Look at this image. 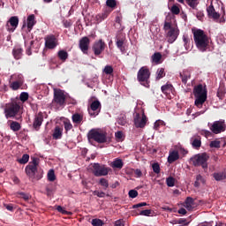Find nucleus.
<instances>
[{"mask_svg":"<svg viewBox=\"0 0 226 226\" xmlns=\"http://www.w3.org/2000/svg\"><path fill=\"white\" fill-rule=\"evenodd\" d=\"M179 77L185 86H186V84H188V80L192 79V73L189 71H184L180 72Z\"/></svg>","mask_w":226,"mask_h":226,"instance_id":"21","label":"nucleus"},{"mask_svg":"<svg viewBox=\"0 0 226 226\" xmlns=\"http://www.w3.org/2000/svg\"><path fill=\"white\" fill-rule=\"evenodd\" d=\"M110 168L105 166V164L94 163L93 164V174L95 177H102V176H109Z\"/></svg>","mask_w":226,"mask_h":226,"instance_id":"8","label":"nucleus"},{"mask_svg":"<svg viewBox=\"0 0 226 226\" xmlns=\"http://www.w3.org/2000/svg\"><path fill=\"white\" fill-rule=\"evenodd\" d=\"M91 43V41L89 40V37L85 36L79 40V49L83 54H87L89 51V44Z\"/></svg>","mask_w":226,"mask_h":226,"instance_id":"16","label":"nucleus"},{"mask_svg":"<svg viewBox=\"0 0 226 226\" xmlns=\"http://www.w3.org/2000/svg\"><path fill=\"white\" fill-rule=\"evenodd\" d=\"M152 61L153 63H155V64H160L162 63V53L156 52L152 56Z\"/></svg>","mask_w":226,"mask_h":226,"instance_id":"36","label":"nucleus"},{"mask_svg":"<svg viewBox=\"0 0 226 226\" xmlns=\"http://www.w3.org/2000/svg\"><path fill=\"white\" fill-rule=\"evenodd\" d=\"M193 95L196 98L194 105L198 109H202V106L206 103V100H207V90L204 88L202 84L197 85L193 88Z\"/></svg>","mask_w":226,"mask_h":226,"instance_id":"2","label":"nucleus"},{"mask_svg":"<svg viewBox=\"0 0 226 226\" xmlns=\"http://www.w3.org/2000/svg\"><path fill=\"white\" fill-rule=\"evenodd\" d=\"M109 15H110V11H109L108 10H106L103 12L98 14L96 16L97 22H102V20H105V19H107V17H109Z\"/></svg>","mask_w":226,"mask_h":226,"instance_id":"34","label":"nucleus"},{"mask_svg":"<svg viewBox=\"0 0 226 226\" xmlns=\"http://www.w3.org/2000/svg\"><path fill=\"white\" fill-rule=\"evenodd\" d=\"M195 204V200H193V198L192 197H187L185 201V207L188 210V211H192V209H193V206Z\"/></svg>","mask_w":226,"mask_h":226,"instance_id":"25","label":"nucleus"},{"mask_svg":"<svg viewBox=\"0 0 226 226\" xmlns=\"http://www.w3.org/2000/svg\"><path fill=\"white\" fill-rule=\"evenodd\" d=\"M20 112V104L17 102H11L4 108V116L6 119L15 117Z\"/></svg>","mask_w":226,"mask_h":226,"instance_id":"7","label":"nucleus"},{"mask_svg":"<svg viewBox=\"0 0 226 226\" xmlns=\"http://www.w3.org/2000/svg\"><path fill=\"white\" fill-rule=\"evenodd\" d=\"M139 215L140 216H151V209L141 210Z\"/></svg>","mask_w":226,"mask_h":226,"instance_id":"54","label":"nucleus"},{"mask_svg":"<svg viewBox=\"0 0 226 226\" xmlns=\"http://www.w3.org/2000/svg\"><path fill=\"white\" fill-rule=\"evenodd\" d=\"M117 123L121 125V126H124L126 124V116L122 115L117 118Z\"/></svg>","mask_w":226,"mask_h":226,"instance_id":"46","label":"nucleus"},{"mask_svg":"<svg viewBox=\"0 0 226 226\" xmlns=\"http://www.w3.org/2000/svg\"><path fill=\"white\" fill-rule=\"evenodd\" d=\"M207 15H208L209 19H213L214 20H218V19H220V13L216 12L213 4H211L207 8Z\"/></svg>","mask_w":226,"mask_h":226,"instance_id":"19","label":"nucleus"},{"mask_svg":"<svg viewBox=\"0 0 226 226\" xmlns=\"http://www.w3.org/2000/svg\"><path fill=\"white\" fill-rule=\"evenodd\" d=\"M194 43L200 52H206L209 47V37L204 30L198 29L193 32Z\"/></svg>","mask_w":226,"mask_h":226,"instance_id":"1","label":"nucleus"},{"mask_svg":"<svg viewBox=\"0 0 226 226\" xmlns=\"http://www.w3.org/2000/svg\"><path fill=\"white\" fill-rule=\"evenodd\" d=\"M88 139L94 140L98 144H105L110 142V139L107 137V132L101 129H92L88 132Z\"/></svg>","mask_w":226,"mask_h":226,"instance_id":"4","label":"nucleus"},{"mask_svg":"<svg viewBox=\"0 0 226 226\" xmlns=\"http://www.w3.org/2000/svg\"><path fill=\"white\" fill-rule=\"evenodd\" d=\"M152 169L154 172V174H160V164L158 162H155L152 164Z\"/></svg>","mask_w":226,"mask_h":226,"instance_id":"52","label":"nucleus"},{"mask_svg":"<svg viewBox=\"0 0 226 226\" xmlns=\"http://www.w3.org/2000/svg\"><path fill=\"white\" fill-rule=\"evenodd\" d=\"M177 160H179V153L177 151L171 152L168 157V163H174Z\"/></svg>","mask_w":226,"mask_h":226,"instance_id":"28","label":"nucleus"},{"mask_svg":"<svg viewBox=\"0 0 226 226\" xmlns=\"http://www.w3.org/2000/svg\"><path fill=\"white\" fill-rule=\"evenodd\" d=\"M183 41L186 50H188V49H190V38H188L186 35H184Z\"/></svg>","mask_w":226,"mask_h":226,"instance_id":"53","label":"nucleus"},{"mask_svg":"<svg viewBox=\"0 0 226 226\" xmlns=\"http://www.w3.org/2000/svg\"><path fill=\"white\" fill-rule=\"evenodd\" d=\"M166 185L167 186H169L170 188H172V186H174L176 185V178L172 177H169L166 179Z\"/></svg>","mask_w":226,"mask_h":226,"instance_id":"41","label":"nucleus"},{"mask_svg":"<svg viewBox=\"0 0 226 226\" xmlns=\"http://www.w3.org/2000/svg\"><path fill=\"white\" fill-rule=\"evenodd\" d=\"M128 195L131 199H137V197H139V192L136 190H131L129 191Z\"/></svg>","mask_w":226,"mask_h":226,"instance_id":"51","label":"nucleus"},{"mask_svg":"<svg viewBox=\"0 0 226 226\" xmlns=\"http://www.w3.org/2000/svg\"><path fill=\"white\" fill-rule=\"evenodd\" d=\"M11 79L14 80V82L24 84V76L22 74H13Z\"/></svg>","mask_w":226,"mask_h":226,"instance_id":"37","label":"nucleus"},{"mask_svg":"<svg viewBox=\"0 0 226 226\" xmlns=\"http://www.w3.org/2000/svg\"><path fill=\"white\" fill-rule=\"evenodd\" d=\"M116 226H124V221L123 219H119L115 222Z\"/></svg>","mask_w":226,"mask_h":226,"instance_id":"64","label":"nucleus"},{"mask_svg":"<svg viewBox=\"0 0 226 226\" xmlns=\"http://www.w3.org/2000/svg\"><path fill=\"white\" fill-rule=\"evenodd\" d=\"M213 177L215 181H223V179H226V170L221 172L214 173Z\"/></svg>","mask_w":226,"mask_h":226,"instance_id":"29","label":"nucleus"},{"mask_svg":"<svg viewBox=\"0 0 226 226\" xmlns=\"http://www.w3.org/2000/svg\"><path fill=\"white\" fill-rule=\"evenodd\" d=\"M147 123V117H146V114L143 113L141 117L140 113H136L134 115V126H136L137 128H144Z\"/></svg>","mask_w":226,"mask_h":226,"instance_id":"11","label":"nucleus"},{"mask_svg":"<svg viewBox=\"0 0 226 226\" xmlns=\"http://www.w3.org/2000/svg\"><path fill=\"white\" fill-rule=\"evenodd\" d=\"M196 17H197L198 20H202L204 19V11H198L196 12Z\"/></svg>","mask_w":226,"mask_h":226,"instance_id":"62","label":"nucleus"},{"mask_svg":"<svg viewBox=\"0 0 226 226\" xmlns=\"http://www.w3.org/2000/svg\"><path fill=\"white\" fill-rule=\"evenodd\" d=\"M191 144L194 149H199L202 146V141L200 140V137H192L191 138Z\"/></svg>","mask_w":226,"mask_h":226,"instance_id":"24","label":"nucleus"},{"mask_svg":"<svg viewBox=\"0 0 226 226\" xmlns=\"http://www.w3.org/2000/svg\"><path fill=\"white\" fill-rule=\"evenodd\" d=\"M45 47L50 50L57 47V38H56V35L50 34L45 37Z\"/></svg>","mask_w":226,"mask_h":226,"instance_id":"13","label":"nucleus"},{"mask_svg":"<svg viewBox=\"0 0 226 226\" xmlns=\"http://www.w3.org/2000/svg\"><path fill=\"white\" fill-rule=\"evenodd\" d=\"M34 19V14H31L27 17L26 22L28 33H31V31L33 30V26L36 24V20Z\"/></svg>","mask_w":226,"mask_h":226,"instance_id":"23","label":"nucleus"},{"mask_svg":"<svg viewBox=\"0 0 226 226\" xmlns=\"http://www.w3.org/2000/svg\"><path fill=\"white\" fill-rule=\"evenodd\" d=\"M223 96H225V92H223V88H219L217 91V97L220 98V100H223Z\"/></svg>","mask_w":226,"mask_h":226,"instance_id":"57","label":"nucleus"},{"mask_svg":"<svg viewBox=\"0 0 226 226\" xmlns=\"http://www.w3.org/2000/svg\"><path fill=\"white\" fill-rule=\"evenodd\" d=\"M23 52H24V49H22V48L20 46H16L12 49V55H13L14 59H16V60L22 59Z\"/></svg>","mask_w":226,"mask_h":226,"instance_id":"22","label":"nucleus"},{"mask_svg":"<svg viewBox=\"0 0 226 226\" xmlns=\"http://www.w3.org/2000/svg\"><path fill=\"white\" fill-rule=\"evenodd\" d=\"M123 165H124L123 162V160H121L119 158L115 159L111 162L112 169H123Z\"/></svg>","mask_w":226,"mask_h":226,"instance_id":"32","label":"nucleus"},{"mask_svg":"<svg viewBox=\"0 0 226 226\" xmlns=\"http://www.w3.org/2000/svg\"><path fill=\"white\" fill-rule=\"evenodd\" d=\"M170 11L173 15H179V13H181V10L179 9V6L174 4L171 9Z\"/></svg>","mask_w":226,"mask_h":226,"instance_id":"47","label":"nucleus"},{"mask_svg":"<svg viewBox=\"0 0 226 226\" xmlns=\"http://www.w3.org/2000/svg\"><path fill=\"white\" fill-rule=\"evenodd\" d=\"M116 45L117 47V49H119V50H121V52H124L125 49H124V41L126 40V37L124 36H121L118 35L116 38Z\"/></svg>","mask_w":226,"mask_h":226,"instance_id":"20","label":"nucleus"},{"mask_svg":"<svg viewBox=\"0 0 226 226\" xmlns=\"http://www.w3.org/2000/svg\"><path fill=\"white\" fill-rule=\"evenodd\" d=\"M22 86H24V84L20 82L19 83L18 81H12L10 85V87L12 89V91H19Z\"/></svg>","mask_w":226,"mask_h":226,"instance_id":"38","label":"nucleus"},{"mask_svg":"<svg viewBox=\"0 0 226 226\" xmlns=\"http://www.w3.org/2000/svg\"><path fill=\"white\" fill-rule=\"evenodd\" d=\"M99 185H101V186H103L104 190H107V188H109V180H107L106 178H101L99 181Z\"/></svg>","mask_w":226,"mask_h":226,"instance_id":"48","label":"nucleus"},{"mask_svg":"<svg viewBox=\"0 0 226 226\" xmlns=\"http://www.w3.org/2000/svg\"><path fill=\"white\" fill-rule=\"evenodd\" d=\"M177 36H179V30L176 28H170L167 34L169 43H174L175 41L177 40Z\"/></svg>","mask_w":226,"mask_h":226,"instance_id":"17","label":"nucleus"},{"mask_svg":"<svg viewBox=\"0 0 226 226\" xmlns=\"http://www.w3.org/2000/svg\"><path fill=\"white\" fill-rule=\"evenodd\" d=\"M92 225L93 226H103V221H102V219H93Z\"/></svg>","mask_w":226,"mask_h":226,"instance_id":"50","label":"nucleus"},{"mask_svg":"<svg viewBox=\"0 0 226 226\" xmlns=\"http://www.w3.org/2000/svg\"><path fill=\"white\" fill-rule=\"evenodd\" d=\"M61 137H63V129L59 126H56L53 132V139H55V140H58Z\"/></svg>","mask_w":226,"mask_h":226,"instance_id":"30","label":"nucleus"},{"mask_svg":"<svg viewBox=\"0 0 226 226\" xmlns=\"http://www.w3.org/2000/svg\"><path fill=\"white\" fill-rule=\"evenodd\" d=\"M145 206H147V202L138 203L132 206V209H139V207H144Z\"/></svg>","mask_w":226,"mask_h":226,"instance_id":"60","label":"nucleus"},{"mask_svg":"<svg viewBox=\"0 0 226 226\" xmlns=\"http://www.w3.org/2000/svg\"><path fill=\"white\" fill-rule=\"evenodd\" d=\"M10 128L12 132H19V130L22 128V125H20V123L17 121H9Z\"/></svg>","mask_w":226,"mask_h":226,"instance_id":"31","label":"nucleus"},{"mask_svg":"<svg viewBox=\"0 0 226 226\" xmlns=\"http://www.w3.org/2000/svg\"><path fill=\"white\" fill-rule=\"evenodd\" d=\"M116 139H117V140H121V139H123V132L118 131L115 133Z\"/></svg>","mask_w":226,"mask_h":226,"instance_id":"63","label":"nucleus"},{"mask_svg":"<svg viewBox=\"0 0 226 226\" xmlns=\"http://www.w3.org/2000/svg\"><path fill=\"white\" fill-rule=\"evenodd\" d=\"M38 165H40L38 158L34 157L32 162L26 167V174L30 177V179L40 181V179L43 177L42 172L40 173V171H38Z\"/></svg>","mask_w":226,"mask_h":226,"instance_id":"3","label":"nucleus"},{"mask_svg":"<svg viewBox=\"0 0 226 226\" xmlns=\"http://www.w3.org/2000/svg\"><path fill=\"white\" fill-rule=\"evenodd\" d=\"M93 195H96L100 199H103V197H105V192H99V191H94Z\"/></svg>","mask_w":226,"mask_h":226,"instance_id":"58","label":"nucleus"},{"mask_svg":"<svg viewBox=\"0 0 226 226\" xmlns=\"http://www.w3.org/2000/svg\"><path fill=\"white\" fill-rule=\"evenodd\" d=\"M19 100L20 102H23V103L27 102V100H29V94L26 92H22L19 95Z\"/></svg>","mask_w":226,"mask_h":226,"instance_id":"43","label":"nucleus"},{"mask_svg":"<svg viewBox=\"0 0 226 226\" xmlns=\"http://www.w3.org/2000/svg\"><path fill=\"white\" fill-rule=\"evenodd\" d=\"M104 73L106 75H113L114 73V68L112 67V65H106L104 67V70H103Z\"/></svg>","mask_w":226,"mask_h":226,"instance_id":"42","label":"nucleus"},{"mask_svg":"<svg viewBox=\"0 0 226 226\" xmlns=\"http://www.w3.org/2000/svg\"><path fill=\"white\" fill-rule=\"evenodd\" d=\"M64 126L65 132H70V130L73 129V124H72V122H70V120L64 121Z\"/></svg>","mask_w":226,"mask_h":226,"instance_id":"45","label":"nucleus"},{"mask_svg":"<svg viewBox=\"0 0 226 226\" xmlns=\"http://www.w3.org/2000/svg\"><path fill=\"white\" fill-rule=\"evenodd\" d=\"M105 47H107V44H105L103 40L95 41L92 46L94 56H101L103 50H105Z\"/></svg>","mask_w":226,"mask_h":226,"instance_id":"10","label":"nucleus"},{"mask_svg":"<svg viewBox=\"0 0 226 226\" xmlns=\"http://www.w3.org/2000/svg\"><path fill=\"white\" fill-rule=\"evenodd\" d=\"M210 147H215L216 149H220V141L218 140L211 141Z\"/></svg>","mask_w":226,"mask_h":226,"instance_id":"56","label":"nucleus"},{"mask_svg":"<svg viewBox=\"0 0 226 226\" xmlns=\"http://www.w3.org/2000/svg\"><path fill=\"white\" fill-rule=\"evenodd\" d=\"M173 89H174V87L172 86V84H169V83H167L166 85H163L161 87V91L162 93H163V94H170Z\"/></svg>","mask_w":226,"mask_h":226,"instance_id":"27","label":"nucleus"},{"mask_svg":"<svg viewBox=\"0 0 226 226\" xmlns=\"http://www.w3.org/2000/svg\"><path fill=\"white\" fill-rule=\"evenodd\" d=\"M186 4L190 8H192V10H197V6H199V0H185Z\"/></svg>","mask_w":226,"mask_h":226,"instance_id":"39","label":"nucleus"},{"mask_svg":"<svg viewBox=\"0 0 226 226\" xmlns=\"http://www.w3.org/2000/svg\"><path fill=\"white\" fill-rule=\"evenodd\" d=\"M151 79V71L149 70V67L147 66H142L137 73V80L139 82L141 86H144V87H149V84H151V81L149 80Z\"/></svg>","mask_w":226,"mask_h":226,"instance_id":"5","label":"nucleus"},{"mask_svg":"<svg viewBox=\"0 0 226 226\" xmlns=\"http://www.w3.org/2000/svg\"><path fill=\"white\" fill-rule=\"evenodd\" d=\"M163 29L164 31H169V29L170 31V29H174V27H172V25H170V22L165 21Z\"/></svg>","mask_w":226,"mask_h":226,"instance_id":"61","label":"nucleus"},{"mask_svg":"<svg viewBox=\"0 0 226 226\" xmlns=\"http://www.w3.org/2000/svg\"><path fill=\"white\" fill-rule=\"evenodd\" d=\"M19 195L20 199H24L26 200V202H27V200H29V199H31V195L25 193V192H19Z\"/></svg>","mask_w":226,"mask_h":226,"instance_id":"55","label":"nucleus"},{"mask_svg":"<svg viewBox=\"0 0 226 226\" xmlns=\"http://www.w3.org/2000/svg\"><path fill=\"white\" fill-rule=\"evenodd\" d=\"M209 160V155L206 153L198 154L191 158V162L194 167H202L204 170L207 169V161Z\"/></svg>","mask_w":226,"mask_h":226,"instance_id":"6","label":"nucleus"},{"mask_svg":"<svg viewBox=\"0 0 226 226\" xmlns=\"http://www.w3.org/2000/svg\"><path fill=\"white\" fill-rule=\"evenodd\" d=\"M54 102L56 105H60L63 107L64 103H66V95L64 94V91L58 89L54 91Z\"/></svg>","mask_w":226,"mask_h":226,"instance_id":"9","label":"nucleus"},{"mask_svg":"<svg viewBox=\"0 0 226 226\" xmlns=\"http://www.w3.org/2000/svg\"><path fill=\"white\" fill-rule=\"evenodd\" d=\"M163 77H165V69L164 68L157 69L155 73V80H162Z\"/></svg>","mask_w":226,"mask_h":226,"instance_id":"35","label":"nucleus"},{"mask_svg":"<svg viewBox=\"0 0 226 226\" xmlns=\"http://www.w3.org/2000/svg\"><path fill=\"white\" fill-rule=\"evenodd\" d=\"M43 123V113L39 112L37 115H35V117L34 119L33 127L34 130H40V126H41Z\"/></svg>","mask_w":226,"mask_h":226,"instance_id":"18","label":"nucleus"},{"mask_svg":"<svg viewBox=\"0 0 226 226\" xmlns=\"http://www.w3.org/2000/svg\"><path fill=\"white\" fill-rule=\"evenodd\" d=\"M5 27L7 31H9V33H13V31H15L17 27H19V17H11L10 19L7 21Z\"/></svg>","mask_w":226,"mask_h":226,"instance_id":"12","label":"nucleus"},{"mask_svg":"<svg viewBox=\"0 0 226 226\" xmlns=\"http://www.w3.org/2000/svg\"><path fill=\"white\" fill-rule=\"evenodd\" d=\"M177 223H179L180 225H190V222H186V219L185 218H180L177 220Z\"/></svg>","mask_w":226,"mask_h":226,"instance_id":"59","label":"nucleus"},{"mask_svg":"<svg viewBox=\"0 0 226 226\" xmlns=\"http://www.w3.org/2000/svg\"><path fill=\"white\" fill-rule=\"evenodd\" d=\"M72 120L74 124H80V123H82L84 120V116L79 113H75L72 115Z\"/></svg>","mask_w":226,"mask_h":226,"instance_id":"26","label":"nucleus"},{"mask_svg":"<svg viewBox=\"0 0 226 226\" xmlns=\"http://www.w3.org/2000/svg\"><path fill=\"white\" fill-rule=\"evenodd\" d=\"M106 5L109 8H116V6H117V2L116 0H107Z\"/></svg>","mask_w":226,"mask_h":226,"instance_id":"49","label":"nucleus"},{"mask_svg":"<svg viewBox=\"0 0 226 226\" xmlns=\"http://www.w3.org/2000/svg\"><path fill=\"white\" fill-rule=\"evenodd\" d=\"M48 179L51 182L56 181V173L54 172V170H49L48 172Z\"/></svg>","mask_w":226,"mask_h":226,"instance_id":"44","label":"nucleus"},{"mask_svg":"<svg viewBox=\"0 0 226 226\" xmlns=\"http://www.w3.org/2000/svg\"><path fill=\"white\" fill-rule=\"evenodd\" d=\"M102 107V104L100 103V101H94L90 108L88 109V114L92 116V117H96L98 114H100V111L98 109Z\"/></svg>","mask_w":226,"mask_h":226,"instance_id":"15","label":"nucleus"},{"mask_svg":"<svg viewBox=\"0 0 226 226\" xmlns=\"http://www.w3.org/2000/svg\"><path fill=\"white\" fill-rule=\"evenodd\" d=\"M57 57L64 63L68 59V52L66 50L61 49L57 52Z\"/></svg>","mask_w":226,"mask_h":226,"instance_id":"33","label":"nucleus"},{"mask_svg":"<svg viewBox=\"0 0 226 226\" xmlns=\"http://www.w3.org/2000/svg\"><path fill=\"white\" fill-rule=\"evenodd\" d=\"M225 123L222 121H215L210 127L211 132H213L215 135L218 133H222V132H225Z\"/></svg>","mask_w":226,"mask_h":226,"instance_id":"14","label":"nucleus"},{"mask_svg":"<svg viewBox=\"0 0 226 226\" xmlns=\"http://www.w3.org/2000/svg\"><path fill=\"white\" fill-rule=\"evenodd\" d=\"M19 163H20L21 165H26V163H27V162H29V154H24L22 155V158L18 160Z\"/></svg>","mask_w":226,"mask_h":226,"instance_id":"40","label":"nucleus"}]
</instances>
